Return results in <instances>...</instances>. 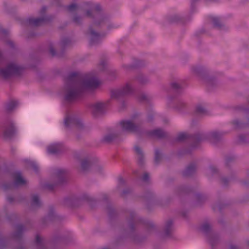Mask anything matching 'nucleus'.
<instances>
[{
	"instance_id": "obj_35",
	"label": "nucleus",
	"mask_w": 249,
	"mask_h": 249,
	"mask_svg": "<svg viewBox=\"0 0 249 249\" xmlns=\"http://www.w3.org/2000/svg\"><path fill=\"white\" fill-rule=\"evenodd\" d=\"M71 44L72 42L69 38L65 37L63 38L61 41V46L62 52H63L66 48L70 47L71 45Z\"/></svg>"
},
{
	"instance_id": "obj_57",
	"label": "nucleus",
	"mask_w": 249,
	"mask_h": 249,
	"mask_svg": "<svg viewBox=\"0 0 249 249\" xmlns=\"http://www.w3.org/2000/svg\"><path fill=\"white\" fill-rule=\"evenodd\" d=\"M102 10V6L99 3H94L93 10H95L97 12H100Z\"/></svg>"
},
{
	"instance_id": "obj_44",
	"label": "nucleus",
	"mask_w": 249,
	"mask_h": 249,
	"mask_svg": "<svg viewBox=\"0 0 249 249\" xmlns=\"http://www.w3.org/2000/svg\"><path fill=\"white\" fill-rule=\"evenodd\" d=\"M195 113L196 115H207L208 111L201 105H198L196 107Z\"/></svg>"
},
{
	"instance_id": "obj_1",
	"label": "nucleus",
	"mask_w": 249,
	"mask_h": 249,
	"mask_svg": "<svg viewBox=\"0 0 249 249\" xmlns=\"http://www.w3.org/2000/svg\"><path fill=\"white\" fill-rule=\"evenodd\" d=\"M128 213L129 216L126 217L127 227L121 231V234L116 238L114 241L115 245L123 243L127 239H130L136 244L144 242L147 236H141L136 231V227L139 224L144 226L147 234L156 230V227L152 221L139 217L133 210H129Z\"/></svg>"
},
{
	"instance_id": "obj_25",
	"label": "nucleus",
	"mask_w": 249,
	"mask_h": 249,
	"mask_svg": "<svg viewBox=\"0 0 249 249\" xmlns=\"http://www.w3.org/2000/svg\"><path fill=\"white\" fill-rule=\"evenodd\" d=\"M62 145L60 143H54L49 145L47 148L48 152L50 154L56 155L62 151Z\"/></svg>"
},
{
	"instance_id": "obj_18",
	"label": "nucleus",
	"mask_w": 249,
	"mask_h": 249,
	"mask_svg": "<svg viewBox=\"0 0 249 249\" xmlns=\"http://www.w3.org/2000/svg\"><path fill=\"white\" fill-rule=\"evenodd\" d=\"M183 90V87L180 80H173L170 82L169 92L176 95L181 94Z\"/></svg>"
},
{
	"instance_id": "obj_24",
	"label": "nucleus",
	"mask_w": 249,
	"mask_h": 249,
	"mask_svg": "<svg viewBox=\"0 0 249 249\" xmlns=\"http://www.w3.org/2000/svg\"><path fill=\"white\" fill-rule=\"evenodd\" d=\"M105 104L103 103L98 102L92 104L90 106L91 112L94 116L102 114L103 112Z\"/></svg>"
},
{
	"instance_id": "obj_28",
	"label": "nucleus",
	"mask_w": 249,
	"mask_h": 249,
	"mask_svg": "<svg viewBox=\"0 0 249 249\" xmlns=\"http://www.w3.org/2000/svg\"><path fill=\"white\" fill-rule=\"evenodd\" d=\"M211 20L213 22L214 28L218 30H226L225 25L222 23L219 18L213 17L211 18Z\"/></svg>"
},
{
	"instance_id": "obj_33",
	"label": "nucleus",
	"mask_w": 249,
	"mask_h": 249,
	"mask_svg": "<svg viewBox=\"0 0 249 249\" xmlns=\"http://www.w3.org/2000/svg\"><path fill=\"white\" fill-rule=\"evenodd\" d=\"M135 79L141 85H144L149 82V80L147 76L142 73H139L135 77Z\"/></svg>"
},
{
	"instance_id": "obj_56",
	"label": "nucleus",
	"mask_w": 249,
	"mask_h": 249,
	"mask_svg": "<svg viewBox=\"0 0 249 249\" xmlns=\"http://www.w3.org/2000/svg\"><path fill=\"white\" fill-rule=\"evenodd\" d=\"M8 34V32L7 30L0 28V39L2 37H5Z\"/></svg>"
},
{
	"instance_id": "obj_2",
	"label": "nucleus",
	"mask_w": 249,
	"mask_h": 249,
	"mask_svg": "<svg viewBox=\"0 0 249 249\" xmlns=\"http://www.w3.org/2000/svg\"><path fill=\"white\" fill-rule=\"evenodd\" d=\"M99 85V81L95 78L83 80L80 72H71L65 79L64 99L71 103L81 97L87 89H95Z\"/></svg>"
},
{
	"instance_id": "obj_53",
	"label": "nucleus",
	"mask_w": 249,
	"mask_h": 249,
	"mask_svg": "<svg viewBox=\"0 0 249 249\" xmlns=\"http://www.w3.org/2000/svg\"><path fill=\"white\" fill-rule=\"evenodd\" d=\"M196 197L198 203H199L203 202L206 199L205 196L201 194H196Z\"/></svg>"
},
{
	"instance_id": "obj_29",
	"label": "nucleus",
	"mask_w": 249,
	"mask_h": 249,
	"mask_svg": "<svg viewBox=\"0 0 249 249\" xmlns=\"http://www.w3.org/2000/svg\"><path fill=\"white\" fill-rule=\"evenodd\" d=\"M193 190L191 188L186 185H181L177 187L175 189V192L178 195L187 194Z\"/></svg>"
},
{
	"instance_id": "obj_46",
	"label": "nucleus",
	"mask_w": 249,
	"mask_h": 249,
	"mask_svg": "<svg viewBox=\"0 0 249 249\" xmlns=\"http://www.w3.org/2000/svg\"><path fill=\"white\" fill-rule=\"evenodd\" d=\"M49 53L51 54L52 56H57L58 57H62L63 53L62 54H58L56 53L55 50L54 48L53 45V43H51L49 45Z\"/></svg>"
},
{
	"instance_id": "obj_58",
	"label": "nucleus",
	"mask_w": 249,
	"mask_h": 249,
	"mask_svg": "<svg viewBox=\"0 0 249 249\" xmlns=\"http://www.w3.org/2000/svg\"><path fill=\"white\" fill-rule=\"evenodd\" d=\"M210 171L212 175H213L216 173H218V171L216 167L213 165H211L209 167Z\"/></svg>"
},
{
	"instance_id": "obj_21",
	"label": "nucleus",
	"mask_w": 249,
	"mask_h": 249,
	"mask_svg": "<svg viewBox=\"0 0 249 249\" xmlns=\"http://www.w3.org/2000/svg\"><path fill=\"white\" fill-rule=\"evenodd\" d=\"M146 134L149 136L155 137L159 139L165 138L168 136V133L160 128L149 131Z\"/></svg>"
},
{
	"instance_id": "obj_49",
	"label": "nucleus",
	"mask_w": 249,
	"mask_h": 249,
	"mask_svg": "<svg viewBox=\"0 0 249 249\" xmlns=\"http://www.w3.org/2000/svg\"><path fill=\"white\" fill-rule=\"evenodd\" d=\"M2 187H3V189L5 191H7L8 190H12L13 189L16 188L15 186V184H14V182L5 183L3 184Z\"/></svg>"
},
{
	"instance_id": "obj_7",
	"label": "nucleus",
	"mask_w": 249,
	"mask_h": 249,
	"mask_svg": "<svg viewBox=\"0 0 249 249\" xmlns=\"http://www.w3.org/2000/svg\"><path fill=\"white\" fill-rule=\"evenodd\" d=\"M23 69L14 63L8 64L5 68L0 69V77L8 79L13 76L19 75L21 74Z\"/></svg>"
},
{
	"instance_id": "obj_15",
	"label": "nucleus",
	"mask_w": 249,
	"mask_h": 249,
	"mask_svg": "<svg viewBox=\"0 0 249 249\" xmlns=\"http://www.w3.org/2000/svg\"><path fill=\"white\" fill-rule=\"evenodd\" d=\"M198 133L193 135H188L185 133H179L176 139L177 142H183L185 140H188L191 142V147L193 148L197 147L199 145V142H197V139L194 140L195 137H196Z\"/></svg>"
},
{
	"instance_id": "obj_39",
	"label": "nucleus",
	"mask_w": 249,
	"mask_h": 249,
	"mask_svg": "<svg viewBox=\"0 0 249 249\" xmlns=\"http://www.w3.org/2000/svg\"><path fill=\"white\" fill-rule=\"evenodd\" d=\"M107 211L108 215L109 218L110 220H112L115 218L117 215V213L116 211L114 209V208L110 205H108L107 207Z\"/></svg>"
},
{
	"instance_id": "obj_17",
	"label": "nucleus",
	"mask_w": 249,
	"mask_h": 249,
	"mask_svg": "<svg viewBox=\"0 0 249 249\" xmlns=\"http://www.w3.org/2000/svg\"><path fill=\"white\" fill-rule=\"evenodd\" d=\"M16 133V128L14 123L12 121H9L4 125L3 131V137L5 139H11Z\"/></svg>"
},
{
	"instance_id": "obj_30",
	"label": "nucleus",
	"mask_w": 249,
	"mask_h": 249,
	"mask_svg": "<svg viewBox=\"0 0 249 249\" xmlns=\"http://www.w3.org/2000/svg\"><path fill=\"white\" fill-rule=\"evenodd\" d=\"M145 65V63L142 60H136L134 64L128 65H124L123 67L126 70L136 69L143 67Z\"/></svg>"
},
{
	"instance_id": "obj_60",
	"label": "nucleus",
	"mask_w": 249,
	"mask_h": 249,
	"mask_svg": "<svg viewBox=\"0 0 249 249\" xmlns=\"http://www.w3.org/2000/svg\"><path fill=\"white\" fill-rule=\"evenodd\" d=\"M142 180L144 182H148L149 180V175L148 173H145L142 177Z\"/></svg>"
},
{
	"instance_id": "obj_38",
	"label": "nucleus",
	"mask_w": 249,
	"mask_h": 249,
	"mask_svg": "<svg viewBox=\"0 0 249 249\" xmlns=\"http://www.w3.org/2000/svg\"><path fill=\"white\" fill-rule=\"evenodd\" d=\"M162 159V155L160 151L158 149H155L154 155V163L155 165H158L160 163Z\"/></svg>"
},
{
	"instance_id": "obj_5",
	"label": "nucleus",
	"mask_w": 249,
	"mask_h": 249,
	"mask_svg": "<svg viewBox=\"0 0 249 249\" xmlns=\"http://www.w3.org/2000/svg\"><path fill=\"white\" fill-rule=\"evenodd\" d=\"M225 134L223 132L216 131L211 132L208 134L198 133L196 137H195L194 140L197 139L199 144L205 140H209L211 142L216 144L221 141L222 137Z\"/></svg>"
},
{
	"instance_id": "obj_23",
	"label": "nucleus",
	"mask_w": 249,
	"mask_h": 249,
	"mask_svg": "<svg viewBox=\"0 0 249 249\" xmlns=\"http://www.w3.org/2000/svg\"><path fill=\"white\" fill-rule=\"evenodd\" d=\"M196 169V164L194 162L191 163L182 172V175L184 177H191L195 173Z\"/></svg>"
},
{
	"instance_id": "obj_45",
	"label": "nucleus",
	"mask_w": 249,
	"mask_h": 249,
	"mask_svg": "<svg viewBox=\"0 0 249 249\" xmlns=\"http://www.w3.org/2000/svg\"><path fill=\"white\" fill-rule=\"evenodd\" d=\"M8 243V239L0 232V249H5Z\"/></svg>"
},
{
	"instance_id": "obj_20",
	"label": "nucleus",
	"mask_w": 249,
	"mask_h": 249,
	"mask_svg": "<svg viewBox=\"0 0 249 249\" xmlns=\"http://www.w3.org/2000/svg\"><path fill=\"white\" fill-rule=\"evenodd\" d=\"M12 177L14 178V183L15 186L17 188L19 186L25 185L27 181L23 178L20 172L18 171L12 174Z\"/></svg>"
},
{
	"instance_id": "obj_4",
	"label": "nucleus",
	"mask_w": 249,
	"mask_h": 249,
	"mask_svg": "<svg viewBox=\"0 0 249 249\" xmlns=\"http://www.w3.org/2000/svg\"><path fill=\"white\" fill-rule=\"evenodd\" d=\"M94 199L87 194H83L78 197H66L64 199L63 205L66 207H76L87 202L90 203L94 201Z\"/></svg>"
},
{
	"instance_id": "obj_22",
	"label": "nucleus",
	"mask_w": 249,
	"mask_h": 249,
	"mask_svg": "<svg viewBox=\"0 0 249 249\" xmlns=\"http://www.w3.org/2000/svg\"><path fill=\"white\" fill-rule=\"evenodd\" d=\"M48 245L49 243L39 235L37 234L36 235L35 241L36 249H49Z\"/></svg>"
},
{
	"instance_id": "obj_51",
	"label": "nucleus",
	"mask_w": 249,
	"mask_h": 249,
	"mask_svg": "<svg viewBox=\"0 0 249 249\" xmlns=\"http://www.w3.org/2000/svg\"><path fill=\"white\" fill-rule=\"evenodd\" d=\"M78 6L76 3H72L66 6V9L70 12H72L78 9Z\"/></svg>"
},
{
	"instance_id": "obj_8",
	"label": "nucleus",
	"mask_w": 249,
	"mask_h": 249,
	"mask_svg": "<svg viewBox=\"0 0 249 249\" xmlns=\"http://www.w3.org/2000/svg\"><path fill=\"white\" fill-rule=\"evenodd\" d=\"M200 229L207 237L212 249H213L214 246L216 245L220 241V237L218 234L211 232L212 227L208 223H205L202 224L200 227Z\"/></svg>"
},
{
	"instance_id": "obj_40",
	"label": "nucleus",
	"mask_w": 249,
	"mask_h": 249,
	"mask_svg": "<svg viewBox=\"0 0 249 249\" xmlns=\"http://www.w3.org/2000/svg\"><path fill=\"white\" fill-rule=\"evenodd\" d=\"M18 105V102L17 101H11L6 105V110L7 112L12 111Z\"/></svg>"
},
{
	"instance_id": "obj_32",
	"label": "nucleus",
	"mask_w": 249,
	"mask_h": 249,
	"mask_svg": "<svg viewBox=\"0 0 249 249\" xmlns=\"http://www.w3.org/2000/svg\"><path fill=\"white\" fill-rule=\"evenodd\" d=\"M231 124L233 125L235 129H242L249 126V118L248 119V123H244L239 121L238 119H235L231 122Z\"/></svg>"
},
{
	"instance_id": "obj_12",
	"label": "nucleus",
	"mask_w": 249,
	"mask_h": 249,
	"mask_svg": "<svg viewBox=\"0 0 249 249\" xmlns=\"http://www.w3.org/2000/svg\"><path fill=\"white\" fill-rule=\"evenodd\" d=\"M120 124L123 131L136 133L141 134L142 132L140 124H134L130 120H122Z\"/></svg>"
},
{
	"instance_id": "obj_62",
	"label": "nucleus",
	"mask_w": 249,
	"mask_h": 249,
	"mask_svg": "<svg viewBox=\"0 0 249 249\" xmlns=\"http://www.w3.org/2000/svg\"><path fill=\"white\" fill-rule=\"evenodd\" d=\"M241 183L244 187L249 189V180H244V181L242 180V181H241Z\"/></svg>"
},
{
	"instance_id": "obj_64",
	"label": "nucleus",
	"mask_w": 249,
	"mask_h": 249,
	"mask_svg": "<svg viewBox=\"0 0 249 249\" xmlns=\"http://www.w3.org/2000/svg\"><path fill=\"white\" fill-rule=\"evenodd\" d=\"M205 32V30L203 28V29H201V30H200L199 31H197V32H196L195 35L196 36H198L200 35L203 34Z\"/></svg>"
},
{
	"instance_id": "obj_41",
	"label": "nucleus",
	"mask_w": 249,
	"mask_h": 249,
	"mask_svg": "<svg viewBox=\"0 0 249 249\" xmlns=\"http://www.w3.org/2000/svg\"><path fill=\"white\" fill-rule=\"evenodd\" d=\"M186 104L182 100H178L174 108L178 111H182L186 107Z\"/></svg>"
},
{
	"instance_id": "obj_19",
	"label": "nucleus",
	"mask_w": 249,
	"mask_h": 249,
	"mask_svg": "<svg viewBox=\"0 0 249 249\" xmlns=\"http://www.w3.org/2000/svg\"><path fill=\"white\" fill-rule=\"evenodd\" d=\"M60 217L55 213L54 207L50 206L49 207V212L47 215L42 220L43 225H46L48 222H52L56 220H59Z\"/></svg>"
},
{
	"instance_id": "obj_55",
	"label": "nucleus",
	"mask_w": 249,
	"mask_h": 249,
	"mask_svg": "<svg viewBox=\"0 0 249 249\" xmlns=\"http://www.w3.org/2000/svg\"><path fill=\"white\" fill-rule=\"evenodd\" d=\"M4 6L5 10L8 13H10L14 9L13 7H11L10 4L7 2H4Z\"/></svg>"
},
{
	"instance_id": "obj_47",
	"label": "nucleus",
	"mask_w": 249,
	"mask_h": 249,
	"mask_svg": "<svg viewBox=\"0 0 249 249\" xmlns=\"http://www.w3.org/2000/svg\"><path fill=\"white\" fill-rule=\"evenodd\" d=\"M239 142L245 144L249 142V135H240L238 137Z\"/></svg>"
},
{
	"instance_id": "obj_27",
	"label": "nucleus",
	"mask_w": 249,
	"mask_h": 249,
	"mask_svg": "<svg viewBox=\"0 0 249 249\" xmlns=\"http://www.w3.org/2000/svg\"><path fill=\"white\" fill-rule=\"evenodd\" d=\"M135 151L138 155V162L140 166H143L144 164V154L142 149L138 146H135Z\"/></svg>"
},
{
	"instance_id": "obj_61",
	"label": "nucleus",
	"mask_w": 249,
	"mask_h": 249,
	"mask_svg": "<svg viewBox=\"0 0 249 249\" xmlns=\"http://www.w3.org/2000/svg\"><path fill=\"white\" fill-rule=\"evenodd\" d=\"M154 120V113L152 112H150L148 113L147 117V120L148 122H151Z\"/></svg>"
},
{
	"instance_id": "obj_6",
	"label": "nucleus",
	"mask_w": 249,
	"mask_h": 249,
	"mask_svg": "<svg viewBox=\"0 0 249 249\" xmlns=\"http://www.w3.org/2000/svg\"><path fill=\"white\" fill-rule=\"evenodd\" d=\"M54 175L56 181L54 183H46L44 187L49 191H53L55 186L58 185H62L67 181L68 171L63 169L55 170Z\"/></svg>"
},
{
	"instance_id": "obj_11",
	"label": "nucleus",
	"mask_w": 249,
	"mask_h": 249,
	"mask_svg": "<svg viewBox=\"0 0 249 249\" xmlns=\"http://www.w3.org/2000/svg\"><path fill=\"white\" fill-rule=\"evenodd\" d=\"M16 231L10 235L11 238L17 241L18 243L16 249H26L23 245V234L26 231V228L22 224H18L16 226Z\"/></svg>"
},
{
	"instance_id": "obj_54",
	"label": "nucleus",
	"mask_w": 249,
	"mask_h": 249,
	"mask_svg": "<svg viewBox=\"0 0 249 249\" xmlns=\"http://www.w3.org/2000/svg\"><path fill=\"white\" fill-rule=\"evenodd\" d=\"M29 165L34 170L36 173H37L38 172L39 168L36 162L34 161H30L29 163Z\"/></svg>"
},
{
	"instance_id": "obj_31",
	"label": "nucleus",
	"mask_w": 249,
	"mask_h": 249,
	"mask_svg": "<svg viewBox=\"0 0 249 249\" xmlns=\"http://www.w3.org/2000/svg\"><path fill=\"white\" fill-rule=\"evenodd\" d=\"M31 207L33 209H38L41 206V202L37 195H33L31 197Z\"/></svg>"
},
{
	"instance_id": "obj_16",
	"label": "nucleus",
	"mask_w": 249,
	"mask_h": 249,
	"mask_svg": "<svg viewBox=\"0 0 249 249\" xmlns=\"http://www.w3.org/2000/svg\"><path fill=\"white\" fill-rule=\"evenodd\" d=\"M174 228L173 221L172 219H169L166 221L165 225L163 228V231L161 233V238L162 239L171 238L172 237Z\"/></svg>"
},
{
	"instance_id": "obj_26",
	"label": "nucleus",
	"mask_w": 249,
	"mask_h": 249,
	"mask_svg": "<svg viewBox=\"0 0 249 249\" xmlns=\"http://www.w3.org/2000/svg\"><path fill=\"white\" fill-rule=\"evenodd\" d=\"M118 134L116 133H108L105 135L101 140L102 143L109 144L118 137Z\"/></svg>"
},
{
	"instance_id": "obj_63",
	"label": "nucleus",
	"mask_w": 249,
	"mask_h": 249,
	"mask_svg": "<svg viewBox=\"0 0 249 249\" xmlns=\"http://www.w3.org/2000/svg\"><path fill=\"white\" fill-rule=\"evenodd\" d=\"M237 110H242L248 112L249 111L248 108H245L243 106H238L235 107Z\"/></svg>"
},
{
	"instance_id": "obj_10",
	"label": "nucleus",
	"mask_w": 249,
	"mask_h": 249,
	"mask_svg": "<svg viewBox=\"0 0 249 249\" xmlns=\"http://www.w3.org/2000/svg\"><path fill=\"white\" fill-rule=\"evenodd\" d=\"M135 92V89L129 83L122 88L113 89L111 91V96L116 100H121L127 96L131 95Z\"/></svg>"
},
{
	"instance_id": "obj_43",
	"label": "nucleus",
	"mask_w": 249,
	"mask_h": 249,
	"mask_svg": "<svg viewBox=\"0 0 249 249\" xmlns=\"http://www.w3.org/2000/svg\"><path fill=\"white\" fill-rule=\"evenodd\" d=\"M236 158L234 156H227L225 158V165L227 167H230L235 161Z\"/></svg>"
},
{
	"instance_id": "obj_37",
	"label": "nucleus",
	"mask_w": 249,
	"mask_h": 249,
	"mask_svg": "<svg viewBox=\"0 0 249 249\" xmlns=\"http://www.w3.org/2000/svg\"><path fill=\"white\" fill-rule=\"evenodd\" d=\"M168 21L171 23H175V22H180L184 23V19L182 17L178 15H173L171 16L168 18Z\"/></svg>"
},
{
	"instance_id": "obj_59",
	"label": "nucleus",
	"mask_w": 249,
	"mask_h": 249,
	"mask_svg": "<svg viewBox=\"0 0 249 249\" xmlns=\"http://www.w3.org/2000/svg\"><path fill=\"white\" fill-rule=\"evenodd\" d=\"M116 77L117 73L115 71H111L109 72L108 78L110 80H113L115 79Z\"/></svg>"
},
{
	"instance_id": "obj_14",
	"label": "nucleus",
	"mask_w": 249,
	"mask_h": 249,
	"mask_svg": "<svg viewBox=\"0 0 249 249\" xmlns=\"http://www.w3.org/2000/svg\"><path fill=\"white\" fill-rule=\"evenodd\" d=\"M53 18L52 16H42L37 18H29L27 19L25 23L27 25L32 27H37L41 25L43 23L49 22Z\"/></svg>"
},
{
	"instance_id": "obj_36",
	"label": "nucleus",
	"mask_w": 249,
	"mask_h": 249,
	"mask_svg": "<svg viewBox=\"0 0 249 249\" xmlns=\"http://www.w3.org/2000/svg\"><path fill=\"white\" fill-rule=\"evenodd\" d=\"M71 20L75 25L80 26L82 24L83 17L75 13L73 15Z\"/></svg>"
},
{
	"instance_id": "obj_13",
	"label": "nucleus",
	"mask_w": 249,
	"mask_h": 249,
	"mask_svg": "<svg viewBox=\"0 0 249 249\" xmlns=\"http://www.w3.org/2000/svg\"><path fill=\"white\" fill-rule=\"evenodd\" d=\"M64 124L66 127L72 126H75L79 129H82L84 127V124L82 120L75 115L67 116L64 121Z\"/></svg>"
},
{
	"instance_id": "obj_48",
	"label": "nucleus",
	"mask_w": 249,
	"mask_h": 249,
	"mask_svg": "<svg viewBox=\"0 0 249 249\" xmlns=\"http://www.w3.org/2000/svg\"><path fill=\"white\" fill-rule=\"evenodd\" d=\"M143 197L147 201H153L155 198V196L152 192L148 191L145 193Z\"/></svg>"
},
{
	"instance_id": "obj_3",
	"label": "nucleus",
	"mask_w": 249,
	"mask_h": 249,
	"mask_svg": "<svg viewBox=\"0 0 249 249\" xmlns=\"http://www.w3.org/2000/svg\"><path fill=\"white\" fill-rule=\"evenodd\" d=\"M93 3L91 1L84 2L80 6V8L83 11L86 12V16L92 18L93 22L91 25H89L86 34L89 38V44L90 46L96 45L99 44L103 38L106 36V34H101L97 32L95 27L100 28L104 23L109 22L108 15L100 13L93 15L92 13Z\"/></svg>"
},
{
	"instance_id": "obj_34",
	"label": "nucleus",
	"mask_w": 249,
	"mask_h": 249,
	"mask_svg": "<svg viewBox=\"0 0 249 249\" xmlns=\"http://www.w3.org/2000/svg\"><path fill=\"white\" fill-rule=\"evenodd\" d=\"M235 173L232 172L230 178L226 177H221L220 178V182L221 184L225 186H227L229 184V181L232 180L235 177Z\"/></svg>"
},
{
	"instance_id": "obj_50",
	"label": "nucleus",
	"mask_w": 249,
	"mask_h": 249,
	"mask_svg": "<svg viewBox=\"0 0 249 249\" xmlns=\"http://www.w3.org/2000/svg\"><path fill=\"white\" fill-rule=\"evenodd\" d=\"M132 192V189L130 188H126L123 190L120 196L121 197L126 198V196Z\"/></svg>"
},
{
	"instance_id": "obj_42",
	"label": "nucleus",
	"mask_w": 249,
	"mask_h": 249,
	"mask_svg": "<svg viewBox=\"0 0 249 249\" xmlns=\"http://www.w3.org/2000/svg\"><path fill=\"white\" fill-rule=\"evenodd\" d=\"M91 166V163L87 159L83 160L81 162V169L83 171H86Z\"/></svg>"
},
{
	"instance_id": "obj_52",
	"label": "nucleus",
	"mask_w": 249,
	"mask_h": 249,
	"mask_svg": "<svg viewBox=\"0 0 249 249\" xmlns=\"http://www.w3.org/2000/svg\"><path fill=\"white\" fill-rule=\"evenodd\" d=\"M227 205L226 204H216L213 205V209L214 211L218 210L220 212H221L222 209L226 207Z\"/></svg>"
},
{
	"instance_id": "obj_9",
	"label": "nucleus",
	"mask_w": 249,
	"mask_h": 249,
	"mask_svg": "<svg viewBox=\"0 0 249 249\" xmlns=\"http://www.w3.org/2000/svg\"><path fill=\"white\" fill-rule=\"evenodd\" d=\"M194 73L201 77L209 88H213L217 85V82L213 77L207 75L205 69L202 66H194L192 68Z\"/></svg>"
}]
</instances>
